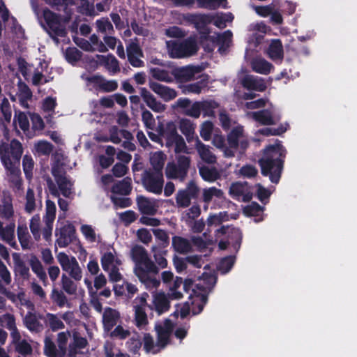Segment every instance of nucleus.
<instances>
[{
  "mask_svg": "<svg viewBox=\"0 0 357 357\" xmlns=\"http://www.w3.org/2000/svg\"><path fill=\"white\" fill-rule=\"evenodd\" d=\"M176 20L181 24H193L197 29H199L207 24L211 17L204 14H178Z\"/></svg>",
  "mask_w": 357,
  "mask_h": 357,
  "instance_id": "4468645a",
  "label": "nucleus"
},
{
  "mask_svg": "<svg viewBox=\"0 0 357 357\" xmlns=\"http://www.w3.org/2000/svg\"><path fill=\"white\" fill-rule=\"evenodd\" d=\"M55 235L57 237L56 243L59 248H66L76 240V229L70 223L64 225L60 228H56Z\"/></svg>",
  "mask_w": 357,
  "mask_h": 357,
  "instance_id": "1a4fd4ad",
  "label": "nucleus"
},
{
  "mask_svg": "<svg viewBox=\"0 0 357 357\" xmlns=\"http://www.w3.org/2000/svg\"><path fill=\"white\" fill-rule=\"evenodd\" d=\"M172 246L174 251L179 254H187L192 250L190 241L179 236L172 237Z\"/></svg>",
  "mask_w": 357,
  "mask_h": 357,
  "instance_id": "bb28decb",
  "label": "nucleus"
},
{
  "mask_svg": "<svg viewBox=\"0 0 357 357\" xmlns=\"http://www.w3.org/2000/svg\"><path fill=\"white\" fill-rule=\"evenodd\" d=\"M10 149L14 163L20 165V158L22 154V144L17 139H12L10 144Z\"/></svg>",
  "mask_w": 357,
  "mask_h": 357,
  "instance_id": "8fccbe9b",
  "label": "nucleus"
},
{
  "mask_svg": "<svg viewBox=\"0 0 357 357\" xmlns=\"http://www.w3.org/2000/svg\"><path fill=\"white\" fill-rule=\"evenodd\" d=\"M16 326L15 317L13 314L5 313L0 315V326L8 330L13 328Z\"/></svg>",
  "mask_w": 357,
  "mask_h": 357,
  "instance_id": "69168bd1",
  "label": "nucleus"
},
{
  "mask_svg": "<svg viewBox=\"0 0 357 357\" xmlns=\"http://www.w3.org/2000/svg\"><path fill=\"white\" fill-rule=\"evenodd\" d=\"M190 101L187 98H179L176 104L180 107H186L185 114L194 118H199L201 114L200 102H195L190 105Z\"/></svg>",
  "mask_w": 357,
  "mask_h": 357,
  "instance_id": "b1692460",
  "label": "nucleus"
},
{
  "mask_svg": "<svg viewBox=\"0 0 357 357\" xmlns=\"http://www.w3.org/2000/svg\"><path fill=\"white\" fill-rule=\"evenodd\" d=\"M139 93L144 102L153 112H162L165 110V105L157 100L155 96L146 88H140Z\"/></svg>",
  "mask_w": 357,
  "mask_h": 357,
  "instance_id": "a211bd4d",
  "label": "nucleus"
},
{
  "mask_svg": "<svg viewBox=\"0 0 357 357\" xmlns=\"http://www.w3.org/2000/svg\"><path fill=\"white\" fill-rule=\"evenodd\" d=\"M166 144L167 146L174 144V151L176 153H189L186 144L182 135H166Z\"/></svg>",
  "mask_w": 357,
  "mask_h": 357,
  "instance_id": "cd10ccee",
  "label": "nucleus"
},
{
  "mask_svg": "<svg viewBox=\"0 0 357 357\" xmlns=\"http://www.w3.org/2000/svg\"><path fill=\"white\" fill-rule=\"evenodd\" d=\"M44 321L52 331H56L65 328V325L57 314L47 312L44 317Z\"/></svg>",
  "mask_w": 357,
  "mask_h": 357,
  "instance_id": "e433bc0d",
  "label": "nucleus"
},
{
  "mask_svg": "<svg viewBox=\"0 0 357 357\" xmlns=\"http://www.w3.org/2000/svg\"><path fill=\"white\" fill-rule=\"evenodd\" d=\"M167 53L172 59H183L194 55L198 50L196 39L190 37L181 42L168 40L166 42Z\"/></svg>",
  "mask_w": 357,
  "mask_h": 357,
  "instance_id": "20e7f679",
  "label": "nucleus"
},
{
  "mask_svg": "<svg viewBox=\"0 0 357 357\" xmlns=\"http://www.w3.org/2000/svg\"><path fill=\"white\" fill-rule=\"evenodd\" d=\"M264 211V207L257 202H252L243 208V213L249 217L259 216Z\"/></svg>",
  "mask_w": 357,
  "mask_h": 357,
  "instance_id": "0e129e2a",
  "label": "nucleus"
},
{
  "mask_svg": "<svg viewBox=\"0 0 357 357\" xmlns=\"http://www.w3.org/2000/svg\"><path fill=\"white\" fill-rule=\"evenodd\" d=\"M202 179L208 182H214L220 178V174L216 168L202 166L199 169Z\"/></svg>",
  "mask_w": 357,
  "mask_h": 357,
  "instance_id": "58836bf2",
  "label": "nucleus"
},
{
  "mask_svg": "<svg viewBox=\"0 0 357 357\" xmlns=\"http://www.w3.org/2000/svg\"><path fill=\"white\" fill-rule=\"evenodd\" d=\"M62 291L68 295H75L77 291V284L66 274H62L61 280Z\"/></svg>",
  "mask_w": 357,
  "mask_h": 357,
  "instance_id": "c03bdc74",
  "label": "nucleus"
},
{
  "mask_svg": "<svg viewBox=\"0 0 357 357\" xmlns=\"http://www.w3.org/2000/svg\"><path fill=\"white\" fill-rule=\"evenodd\" d=\"M142 345V342L138 334L131 337L126 342L128 351L132 354H139Z\"/></svg>",
  "mask_w": 357,
  "mask_h": 357,
  "instance_id": "4d7b16f0",
  "label": "nucleus"
},
{
  "mask_svg": "<svg viewBox=\"0 0 357 357\" xmlns=\"http://www.w3.org/2000/svg\"><path fill=\"white\" fill-rule=\"evenodd\" d=\"M3 29H5L6 32L16 35H21L22 33V27L17 24L13 17L10 16L4 3L0 0V37L2 36Z\"/></svg>",
  "mask_w": 357,
  "mask_h": 357,
  "instance_id": "6e6552de",
  "label": "nucleus"
},
{
  "mask_svg": "<svg viewBox=\"0 0 357 357\" xmlns=\"http://www.w3.org/2000/svg\"><path fill=\"white\" fill-rule=\"evenodd\" d=\"M9 95L13 101L19 100L20 105L24 107H29V100L31 99L32 93L28 86L20 79L17 81L16 88L9 91Z\"/></svg>",
  "mask_w": 357,
  "mask_h": 357,
  "instance_id": "9d476101",
  "label": "nucleus"
},
{
  "mask_svg": "<svg viewBox=\"0 0 357 357\" xmlns=\"http://www.w3.org/2000/svg\"><path fill=\"white\" fill-rule=\"evenodd\" d=\"M135 321L137 327H141L148 324L147 315L143 306H135Z\"/></svg>",
  "mask_w": 357,
  "mask_h": 357,
  "instance_id": "3c124183",
  "label": "nucleus"
},
{
  "mask_svg": "<svg viewBox=\"0 0 357 357\" xmlns=\"http://www.w3.org/2000/svg\"><path fill=\"white\" fill-rule=\"evenodd\" d=\"M50 298L52 302L60 308L64 307L66 305L70 307V304L68 303L67 296L62 290L54 288L52 290Z\"/></svg>",
  "mask_w": 357,
  "mask_h": 357,
  "instance_id": "37998d69",
  "label": "nucleus"
},
{
  "mask_svg": "<svg viewBox=\"0 0 357 357\" xmlns=\"http://www.w3.org/2000/svg\"><path fill=\"white\" fill-rule=\"evenodd\" d=\"M217 234H220L222 235L229 234V238L232 241V246L238 251L241 247L242 242V233L239 229L231 228L230 229L228 226H222L216 230Z\"/></svg>",
  "mask_w": 357,
  "mask_h": 357,
  "instance_id": "6ab92c4d",
  "label": "nucleus"
},
{
  "mask_svg": "<svg viewBox=\"0 0 357 357\" xmlns=\"http://www.w3.org/2000/svg\"><path fill=\"white\" fill-rule=\"evenodd\" d=\"M120 318L119 312L107 307L105 309L102 314V324L105 331H110L115 326Z\"/></svg>",
  "mask_w": 357,
  "mask_h": 357,
  "instance_id": "5701e85b",
  "label": "nucleus"
},
{
  "mask_svg": "<svg viewBox=\"0 0 357 357\" xmlns=\"http://www.w3.org/2000/svg\"><path fill=\"white\" fill-rule=\"evenodd\" d=\"M18 240L23 249L28 248L29 245V232L26 225H19L17 229Z\"/></svg>",
  "mask_w": 357,
  "mask_h": 357,
  "instance_id": "052dcab7",
  "label": "nucleus"
},
{
  "mask_svg": "<svg viewBox=\"0 0 357 357\" xmlns=\"http://www.w3.org/2000/svg\"><path fill=\"white\" fill-rule=\"evenodd\" d=\"M53 79L49 71L48 63L43 61L40 62L39 66L35 70L32 76V83L34 85L43 84Z\"/></svg>",
  "mask_w": 357,
  "mask_h": 357,
  "instance_id": "2eb2a0df",
  "label": "nucleus"
},
{
  "mask_svg": "<svg viewBox=\"0 0 357 357\" xmlns=\"http://www.w3.org/2000/svg\"><path fill=\"white\" fill-rule=\"evenodd\" d=\"M208 15L211 17V20L207 22V24L213 23L215 26L220 29L225 28L227 26V23L231 22L234 19V16L231 13H220L215 15Z\"/></svg>",
  "mask_w": 357,
  "mask_h": 357,
  "instance_id": "7c9ffc66",
  "label": "nucleus"
},
{
  "mask_svg": "<svg viewBox=\"0 0 357 357\" xmlns=\"http://www.w3.org/2000/svg\"><path fill=\"white\" fill-rule=\"evenodd\" d=\"M149 73L153 78L160 82L169 83L173 81L172 74L167 70L160 67L151 68L149 69Z\"/></svg>",
  "mask_w": 357,
  "mask_h": 357,
  "instance_id": "f704fd0d",
  "label": "nucleus"
},
{
  "mask_svg": "<svg viewBox=\"0 0 357 357\" xmlns=\"http://www.w3.org/2000/svg\"><path fill=\"white\" fill-rule=\"evenodd\" d=\"M153 233L155 238L160 241V245L165 248L169 244V237L167 232L162 229H153Z\"/></svg>",
  "mask_w": 357,
  "mask_h": 357,
  "instance_id": "e2e57ef3",
  "label": "nucleus"
},
{
  "mask_svg": "<svg viewBox=\"0 0 357 357\" xmlns=\"http://www.w3.org/2000/svg\"><path fill=\"white\" fill-rule=\"evenodd\" d=\"M131 257L135 262L134 273L139 281L146 288L157 289L160 282L151 277V274H158L159 268L149 258L146 250L142 245H136L131 249Z\"/></svg>",
  "mask_w": 357,
  "mask_h": 357,
  "instance_id": "f03ea898",
  "label": "nucleus"
},
{
  "mask_svg": "<svg viewBox=\"0 0 357 357\" xmlns=\"http://www.w3.org/2000/svg\"><path fill=\"white\" fill-rule=\"evenodd\" d=\"M186 137V139L188 142H190L191 140L194 139L195 135H185ZM196 137V142H197L199 146H198V152L199 154L202 158V160H204L205 162L208 164H213L215 162L216 158L215 156L212 153V152L209 150V149L204 144H202L199 141L198 135H195Z\"/></svg>",
  "mask_w": 357,
  "mask_h": 357,
  "instance_id": "393cba45",
  "label": "nucleus"
},
{
  "mask_svg": "<svg viewBox=\"0 0 357 357\" xmlns=\"http://www.w3.org/2000/svg\"><path fill=\"white\" fill-rule=\"evenodd\" d=\"M10 149L8 144L1 143L0 144V159L5 168L15 164L13 158H10Z\"/></svg>",
  "mask_w": 357,
  "mask_h": 357,
  "instance_id": "49530a36",
  "label": "nucleus"
},
{
  "mask_svg": "<svg viewBox=\"0 0 357 357\" xmlns=\"http://www.w3.org/2000/svg\"><path fill=\"white\" fill-rule=\"evenodd\" d=\"M155 329L157 331L156 346L160 349H163L169 344L171 334L169 331L161 329L158 326H156Z\"/></svg>",
  "mask_w": 357,
  "mask_h": 357,
  "instance_id": "6e6d98bb",
  "label": "nucleus"
},
{
  "mask_svg": "<svg viewBox=\"0 0 357 357\" xmlns=\"http://www.w3.org/2000/svg\"><path fill=\"white\" fill-rule=\"evenodd\" d=\"M208 77L203 79V77H199L198 79H201V80L195 84H190L183 86V91L184 93H196L199 94L202 92V90L206 86V83L208 81Z\"/></svg>",
  "mask_w": 357,
  "mask_h": 357,
  "instance_id": "09e8293b",
  "label": "nucleus"
},
{
  "mask_svg": "<svg viewBox=\"0 0 357 357\" xmlns=\"http://www.w3.org/2000/svg\"><path fill=\"white\" fill-rule=\"evenodd\" d=\"M250 115L256 121L264 124L272 125L274 123L271 112L268 109H264L256 112L250 113Z\"/></svg>",
  "mask_w": 357,
  "mask_h": 357,
  "instance_id": "a19ab883",
  "label": "nucleus"
},
{
  "mask_svg": "<svg viewBox=\"0 0 357 357\" xmlns=\"http://www.w3.org/2000/svg\"><path fill=\"white\" fill-rule=\"evenodd\" d=\"M0 112L2 113L6 121H9L11 119V108L7 98L3 96H0Z\"/></svg>",
  "mask_w": 357,
  "mask_h": 357,
  "instance_id": "338daca9",
  "label": "nucleus"
},
{
  "mask_svg": "<svg viewBox=\"0 0 357 357\" xmlns=\"http://www.w3.org/2000/svg\"><path fill=\"white\" fill-rule=\"evenodd\" d=\"M86 66L88 70H96L98 65L104 66L109 72L116 73L119 70L118 61L112 55H99L97 54L94 58H84Z\"/></svg>",
  "mask_w": 357,
  "mask_h": 357,
  "instance_id": "0eeeda50",
  "label": "nucleus"
},
{
  "mask_svg": "<svg viewBox=\"0 0 357 357\" xmlns=\"http://www.w3.org/2000/svg\"><path fill=\"white\" fill-rule=\"evenodd\" d=\"M114 194L127 196L132 191V180L130 177L126 176L122 180L115 183L111 190Z\"/></svg>",
  "mask_w": 357,
  "mask_h": 357,
  "instance_id": "a878e982",
  "label": "nucleus"
},
{
  "mask_svg": "<svg viewBox=\"0 0 357 357\" xmlns=\"http://www.w3.org/2000/svg\"><path fill=\"white\" fill-rule=\"evenodd\" d=\"M252 70L259 74L267 75L273 68V65L263 58H255L251 63Z\"/></svg>",
  "mask_w": 357,
  "mask_h": 357,
  "instance_id": "c85d7f7f",
  "label": "nucleus"
},
{
  "mask_svg": "<svg viewBox=\"0 0 357 357\" xmlns=\"http://www.w3.org/2000/svg\"><path fill=\"white\" fill-rule=\"evenodd\" d=\"M14 216L13 198L9 194H3L0 201V217L10 220Z\"/></svg>",
  "mask_w": 357,
  "mask_h": 357,
  "instance_id": "4be33fe9",
  "label": "nucleus"
},
{
  "mask_svg": "<svg viewBox=\"0 0 357 357\" xmlns=\"http://www.w3.org/2000/svg\"><path fill=\"white\" fill-rule=\"evenodd\" d=\"M154 305L155 311L158 314H161L169 310L170 307V303L165 295V294H158L154 299Z\"/></svg>",
  "mask_w": 357,
  "mask_h": 357,
  "instance_id": "ea45409f",
  "label": "nucleus"
},
{
  "mask_svg": "<svg viewBox=\"0 0 357 357\" xmlns=\"http://www.w3.org/2000/svg\"><path fill=\"white\" fill-rule=\"evenodd\" d=\"M81 78L84 81L86 86L89 90H100L102 76L99 75L89 76L83 74L81 75Z\"/></svg>",
  "mask_w": 357,
  "mask_h": 357,
  "instance_id": "79ce46f5",
  "label": "nucleus"
},
{
  "mask_svg": "<svg viewBox=\"0 0 357 357\" xmlns=\"http://www.w3.org/2000/svg\"><path fill=\"white\" fill-rule=\"evenodd\" d=\"M176 161L167 162L165 167L166 177L183 181L188 176L191 159L189 156L178 155L176 157Z\"/></svg>",
  "mask_w": 357,
  "mask_h": 357,
  "instance_id": "39448f33",
  "label": "nucleus"
},
{
  "mask_svg": "<svg viewBox=\"0 0 357 357\" xmlns=\"http://www.w3.org/2000/svg\"><path fill=\"white\" fill-rule=\"evenodd\" d=\"M142 183L146 191L161 194L164 185L163 172L146 169L142 174Z\"/></svg>",
  "mask_w": 357,
  "mask_h": 357,
  "instance_id": "423d86ee",
  "label": "nucleus"
},
{
  "mask_svg": "<svg viewBox=\"0 0 357 357\" xmlns=\"http://www.w3.org/2000/svg\"><path fill=\"white\" fill-rule=\"evenodd\" d=\"M202 68L199 66H187L175 70L174 75L180 82H188L192 79L203 77L207 78V75L201 74Z\"/></svg>",
  "mask_w": 357,
  "mask_h": 357,
  "instance_id": "9b49d317",
  "label": "nucleus"
},
{
  "mask_svg": "<svg viewBox=\"0 0 357 357\" xmlns=\"http://www.w3.org/2000/svg\"><path fill=\"white\" fill-rule=\"evenodd\" d=\"M223 196L224 192L221 189H218L215 187H211L203 190L202 200L204 203L209 204L213 197L222 199Z\"/></svg>",
  "mask_w": 357,
  "mask_h": 357,
  "instance_id": "a18cd8bd",
  "label": "nucleus"
},
{
  "mask_svg": "<svg viewBox=\"0 0 357 357\" xmlns=\"http://www.w3.org/2000/svg\"><path fill=\"white\" fill-rule=\"evenodd\" d=\"M72 4H77L80 13L86 15H96L93 3H90L87 0H73Z\"/></svg>",
  "mask_w": 357,
  "mask_h": 357,
  "instance_id": "5fc2aeb1",
  "label": "nucleus"
},
{
  "mask_svg": "<svg viewBox=\"0 0 357 357\" xmlns=\"http://www.w3.org/2000/svg\"><path fill=\"white\" fill-rule=\"evenodd\" d=\"M166 158V155L162 151L153 153L150 156V164L151 167L149 169L159 172H162Z\"/></svg>",
  "mask_w": 357,
  "mask_h": 357,
  "instance_id": "473e14b6",
  "label": "nucleus"
},
{
  "mask_svg": "<svg viewBox=\"0 0 357 357\" xmlns=\"http://www.w3.org/2000/svg\"><path fill=\"white\" fill-rule=\"evenodd\" d=\"M29 265L33 272L40 280L45 281L47 279V274L43 268V266L36 255H32L31 256L29 259Z\"/></svg>",
  "mask_w": 357,
  "mask_h": 357,
  "instance_id": "c9c22d12",
  "label": "nucleus"
},
{
  "mask_svg": "<svg viewBox=\"0 0 357 357\" xmlns=\"http://www.w3.org/2000/svg\"><path fill=\"white\" fill-rule=\"evenodd\" d=\"M13 258L15 277L21 278L24 281L29 280L31 277L29 267L26 265V263L21 259L19 254L13 253Z\"/></svg>",
  "mask_w": 357,
  "mask_h": 357,
  "instance_id": "f3484780",
  "label": "nucleus"
},
{
  "mask_svg": "<svg viewBox=\"0 0 357 357\" xmlns=\"http://www.w3.org/2000/svg\"><path fill=\"white\" fill-rule=\"evenodd\" d=\"M137 204L139 211L143 215H153L155 214L156 209L148 198L142 195L138 196L137 197Z\"/></svg>",
  "mask_w": 357,
  "mask_h": 357,
  "instance_id": "2f4dec72",
  "label": "nucleus"
},
{
  "mask_svg": "<svg viewBox=\"0 0 357 357\" xmlns=\"http://www.w3.org/2000/svg\"><path fill=\"white\" fill-rule=\"evenodd\" d=\"M232 33L230 31H226L222 33H214L213 36H209L208 39L212 41V47H204L205 50L208 52H211L213 50L214 45L216 44L219 46L218 51L221 54L226 52L227 48L231 44Z\"/></svg>",
  "mask_w": 357,
  "mask_h": 357,
  "instance_id": "ddd939ff",
  "label": "nucleus"
},
{
  "mask_svg": "<svg viewBox=\"0 0 357 357\" xmlns=\"http://www.w3.org/2000/svg\"><path fill=\"white\" fill-rule=\"evenodd\" d=\"M19 166L20 165L14 164L5 168L8 172L9 182L17 190H20L22 185V180L20 177L21 172Z\"/></svg>",
  "mask_w": 357,
  "mask_h": 357,
  "instance_id": "c756f323",
  "label": "nucleus"
},
{
  "mask_svg": "<svg viewBox=\"0 0 357 357\" xmlns=\"http://www.w3.org/2000/svg\"><path fill=\"white\" fill-rule=\"evenodd\" d=\"M47 185L51 195L55 197H59L58 204L60 209L63 211H67L68 209V202L66 199L59 197L60 193L56 184L49 178L47 180Z\"/></svg>",
  "mask_w": 357,
  "mask_h": 357,
  "instance_id": "4c0bfd02",
  "label": "nucleus"
},
{
  "mask_svg": "<svg viewBox=\"0 0 357 357\" xmlns=\"http://www.w3.org/2000/svg\"><path fill=\"white\" fill-rule=\"evenodd\" d=\"M267 54L273 61L281 60L283 58V47L280 40H273L269 45Z\"/></svg>",
  "mask_w": 357,
  "mask_h": 357,
  "instance_id": "72a5a7b5",
  "label": "nucleus"
},
{
  "mask_svg": "<svg viewBox=\"0 0 357 357\" xmlns=\"http://www.w3.org/2000/svg\"><path fill=\"white\" fill-rule=\"evenodd\" d=\"M219 120L225 131L230 132V134H242L243 128L236 121H231L228 115L221 111L219 114Z\"/></svg>",
  "mask_w": 357,
  "mask_h": 357,
  "instance_id": "412c9836",
  "label": "nucleus"
},
{
  "mask_svg": "<svg viewBox=\"0 0 357 357\" xmlns=\"http://www.w3.org/2000/svg\"><path fill=\"white\" fill-rule=\"evenodd\" d=\"M43 319L44 317L41 314L37 316L36 313L28 312L23 319V323L31 332L39 333L43 330V326L39 319Z\"/></svg>",
  "mask_w": 357,
  "mask_h": 357,
  "instance_id": "aec40b11",
  "label": "nucleus"
},
{
  "mask_svg": "<svg viewBox=\"0 0 357 357\" xmlns=\"http://www.w3.org/2000/svg\"><path fill=\"white\" fill-rule=\"evenodd\" d=\"M287 153V149L278 139L262 150L261 157L258 160L261 173L268 176L273 183L277 184L280 180Z\"/></svg>",
  "mask_w": 357,
  "mask_h": 357,
  "instance_id": "f257e3e1",
  "label": "nucleus"
},
{
  "mask_svg": "<svg viewBox=\"0 0 357 357\" xmlns=\"http://www.w3.org/2000/svg\"><path fill=\"white\" fill-rule=\"evenodd\" d=\"M196 126L190 120L182 119L179 121V129L183 134H194Z\"/></svg>",
  "mask_w": 357,
  "mask_h": 357,
  "instance_id": "774afa93",
  "label": "nucleus"
},
{
  "mask_svg": "<svg viewBox=\"0 0 357 357\" xmlns=\"http://www.w3.org/2000/svg\"><path fill=\"white\" fill-rule=\"evenodd\" d=\"M192 199L183 190H179L176 195V202L178 208H187L191 204Z\"/></svg>",
  "mask_w": 357,
  "mask_h": 357,
  "instance_id": "680f3d73",
  "label": "nucleus"
},
{
  "mask_svg": "<svg viewBox=\"0 0 357 357\" xmlns=\"http://www.w3.org/2000/svg\"><path fill=\"white\" fill-rule=\"evenodd\" d=\"M26 203L24 206V211L26 213L31 214L36 209V199L34 191L31 188H28L26 193Z\"/></svg>",
  "mask_w": 357,
  "mask_h": 357,
  "instance_id": "13d9d810",
  "label": "nucleus"
},
{
  "mask_svg": "<svg viewBox=\"0 0 357 357\" xmlns=\"http://www.w3.org/2000/svg\"><path fill=\"white\" fill-rule=\"evenodd\" d=\"M52 174L58 185L61 195L68 198L72 194L73 182H72L67 176L65 172H61L59 168L53 167Z\"/></svg>",
  "mask_w": 357,
  "mask_h": 357,
  "instance_id": "f8f14e48",
  "label": "nucleus"
},
{
  "mask_svg": "<svg viewBox=\"0 0 357 357\" xmlns=\"http://www.w3.org/2000/svg\"><path fill=\"white\" fill-rule=\"evenodd\" d=\"M56 205L54 202L50 199L46 200L45 215L44 216V222L54 223L56 218Z\"/></svg>",
  "mask_w": 357,
  "mask_h": 357,
  "instance_id": "bf43d9fd",
  "label": "nucleus"
},
{
  "mask_svg": "<svg viewBox=\"0 0 357 357\" xmlns=\"http://www.w3.org/2000/svg\"><path fill=\"white\" fill-rule=\"evenodd\" d=\"M248 184L246 181L233 183L229 188L230 195L235 199H238L248 190Z\"/></svg>",
  "mask_w": 357,
  "mask_h": 357,
  "instance_id": "de8ad7c7",
  "label": "nucleus"
},
{
  "mask_svg": "<svg viewBox=\"0 0 357 357\" xmlns=\"http://www.w3.org/2000/svg\"><path fill=\"white\" fill-rule=\"evenodd\" d=\"M31 8L40 22L43 28L53 38L56 43H59V37H64L66 34V19L61 18L48 9L43 10L42 15L38 3L35 0H31Z\"/></svg>",
  "mask_w": 357,
  "mask_h": 357,
  "instance_id": "7ed1b4c3",
  "label": "nucleus"
},
{
  "mask_svg": "<svg viewBox=\"0 0 357 357\" xmlns=\"http://www.w3.org/2000/svg\"><path fill=\"white\" fill-rule=\"evenodd\" d=\"M150 89L165 102H169L177 96V92L167 86L155 82H149Z\"/></svg>",
  "mask_w": 357,
  "mask_h": 357,
  "instance_id": "dca6fc26",
  "label": "nucleus"
},
{
  "mask_svg": "<svg viewBox=\"0 0 357 357\" xmlns=\"http://www.w3.org/2000/svg\"><path fill=\"white\" fill-rule=\"evenodd\" d=\"M199 102L201 111L203 112L204 116H213L215 115L214 110L219 106L217 102L211 100Z\"/></svg>",
  "mask_w": 357,
  "mask_h": 357,
  "instance_id": "864d4df0",
  "label": "nucleus"
},
{
  "mask_svg": "<svg viewBox=\"0 0 357 357\" xmlns=\"http://www.w3.org/2000/svg\"><path fill=\"white\" fill-rule=\"evenodd\" d=\"M57 259L62 269L66 272H69L71 270L74 266L73 261L77 260L75 257H72L70 259L68 255L63 252L57 255Z\"/></svg>",
  "mask_w": 357,
  "mask_h": 357,
  "instance_id": "603ef678",
  "label": "nucleus"
}]
</instances>
